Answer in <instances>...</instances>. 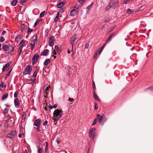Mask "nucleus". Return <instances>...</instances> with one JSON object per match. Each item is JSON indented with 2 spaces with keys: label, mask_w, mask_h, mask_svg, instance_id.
<instances>
[{
  "label": "nucleus",
  "mask_w": 153,
  "mask_h": 153,
  "mask_svg": "<svg viewBox=\"0 0 153 153\" xmlns=\"http://www.w3.org/2000/svg\"><path fill=\"white\" fill-rule=\"evenodd\" d=\"M63 114V111L62 109H56L53 112L52 119L54 121H56L59 120Z\"/></svg>",
  "instance_id": "1"
},
{
  "label": "nucleus",
  "mask_w": 153,
  "mask_h": 153,
  "mask_svg": "<svg viewBox=\"0 0 153 153\" xmlns=\"http://www.w3.org/2000/svg\"><path fill=\"white\" fill-rule=\"evenodd\" d=\"M119 3L118 1H111L109 2L108 6L105 7V10L108 11L111 8L115 9L118 7Z\"/></svg>",
  "instance_id": "2"
},
{
  "label": "nucleus",
  "mask_w": 153,
  "mask_h": 153,
  "mask_svg": "<svg viewBox=\"0 0 153 153\" xmlns=\"http://www.w3.org/2000/svg\"><path fill=\"white\" fill-rule=\"evenodd\" d=\"M3 49L7 53L11 54L13 52L14 48V47L10 45H5L3 47Z\"/></svg>",
  "instance_id": "3"
},
{
  "label": "nucleus",
  "mask_w": 153,
  "mask_h": 153,
  "mask_svg": "<svg viewBox=\"0 0 153 153\" xmlns=\"http://www.w3.org/2000/svg\"><path fill=\"white\" fill-rule=\"evenodd\" d=\"M97 117L98 119L99 123L102 125H103L104 122L107 120L106 117L103 114L102 115L98 114H97Z\"/></svg>",
  "instance_id": "4"
},
{
  "label": "nucleus",
  "mask_w": 153,
  "mask_h": 153,
  "mask_svg": "<svg viewBox=\"0 0 153 153\" xmlns=\"http://www.w3.org/2000/svg\"><path fill=\"white\" fill-rule=\"evenodd\" d=\"M32 68L30 65H27L25 68V70L24 72V75L30 74L32 70Z\"/></svg>",
  "instance_id": "5"
},
{
  "label": "nucleus",
  "mask_w": 153,
  "mask_h": 153,
  "mask_svg": "<svg viewBox=\"0 0 153 153\" xmlns=\"http://www.w3.org/2000/svg\"><path fill=\"white\" fill-rule=\"evenodd\" d=\"M39 58V56L37 54H35L32 57V64L34 65L35 64L37 60Z\"/></svg>",
  "instance_id": "6"
},
{
  "label": "nucleus",
  "mask_w": 153,
  "mask_h": 153,
  "mask_svg": "<svg viewBox=\"0 0 153 153\" xmlns=\"http://www.w3.org/2000/svg\"><path fill=\"white\" fill-rule=\"evenodd\" d=\"M77 36L76 35H74L71 38V44L72 45V51L73 50V47L74 44V43L75 41L77 39Z\"/></svg>",
  "instance_id": "7"
},
{
  "label": "nucleus",
  "mask_w": 153,
  "mask_h": 153,
  "mask_svg": "<svg viewBox=\"0 0 153 153\" xmlns=\"http://www.w3.org/2000/svg\"><path fill=\"white\" fill-rule=\"evenodd\" d=\"M54 37L53 36H52L49 37V45L52 47L54 44Z\"/></svg>",
  "instance_id": "8"
},
{
  "label": "nucleus",
  "mask_w": 153,
  "mask_h": 153,
  "mask_svg": "<svg viewBox=\"0 0 153 153\" xmlns=\"http://www.w3.org/2000/svg\"><path fill=\"white\" fill-rule=\"evenodd\" d=\"M16 134V131H12L7 135V137L10 138H13Z\"/></svg>",
  "instance_id": "9"
},
{
  "label": "nucleus",
  "mask_w": 153,
  "mask_h": 153,
  "mask_svg": "<svg viewBox=\"0 0 153 153\" xmlns=\"http://www.w3.org/2000/svg\"><path fill=\"white\" fill-rule=\"evenodd\" d=\"M41 124V120L39 119L36 120L34 122L33 125L37 127H40Z\"/></svg>",
  "instance_id": "10"
},
{
  "label": "nucleus",
  "mask_w": 153,
  "mask_h": 153,
  "mask_svg": "<svg viewBox=\"0 0 153 153\" xmlns=\"http://www.w3.org/2000/svg\"><path fill=\"white\" fill-rule=\"evenodd\" d=\"M115 34V32H113L107 38V39L105 41L106 44H107L112 38V37L114 36Z\"/></svg>",
  "instance_id": "11"
},
{
  "label": "nucleus",
  "mask_w": 153,
  "mask_h": 153,
  "mask_svg": "<svg viewBox=\"0 0 153 153\" xmlns=\"http://www.w3.org/2000/svg\"><path fill=\"white\" fill-rule=\"evenodd\" d=\"M37 74V71H36L34 73L33 75L31 76V77H30V79L31 80L33 81L35 79Z\"/></svg>",
  "instance_id": "12"
},
{
  "label": "nucleus",
  "mask_w": 153,
  "mask_h": 153,
  "mask_svg": "<svg viewBox=\"0 0 153 153\" xmlns=\"http://www.w3.org/2000/svg\"><path fill=\"white\" fill-rule=\"evenodd\" d=\"M14 103L15 106L16 108H19V99L16 98L14 101Z\"/></svg>",
  "instance_id": "13"
},
{
  "label": "nucleus",
  "mask_w": 153,
  "mask_h": 153,
  "mask_svg": "<svg viewBox=\"0 0 153 153\" xmlns=\"http://www.w3.org/2000/svg\"><path fill=\"white\" fill-rule=\"evenodd\" d=\"M64 4V2H61L58 3V4L57 5V7L58 8H61Z\"/></svg>",
  "instance_id": "14"
},
{
  "label": "nucleus",
  "mask_w": 153,
  "mask_h": 153,
  "mask_svg": "<svg viewBox=\"0 0 153 153\" xmlns=\"http://www.w3.org/2000/svg\"><path fill=\"white\" fill-rule=\"evenodd\" d=\"M93 93L94 99L96 100L98 102H100V100L98 96L96 94L95 91H94Z\"/></svg>",
  "instance_id": "15"
},
{
  "label": "nucleus",
  "mask_w": 153,
  "mask_h": 153,
  "mask_svg": "<svg viewBox=\"0 0 153 153\" xmlns=\"http://www.w3.org/2000/svg\"><path fill=\"white\" fill-rule=\"evenodd\" d=\"M49 51L48 50L46 49L42 53L41 55L42 56H46L48 54Z\"/></svg>",
  "instance_id": "16"
},
{
  "label": "nucleus",
  "mask_w": 153,
  "mask_h": 153,
  "mask_svg": "<svg viewBox=\"0 0 153 153\" xmlns=\"http://www.w3.org/2000/svg\"><path fill=\"white\" fill-rule=\"evenodd\" d=\"M9 64H5L2 68L3 71H4L5 70H8L9 69Z\"/></svg>",
  "instance_id": "17"
},
{
  "label": "nucleus",
  "mask_w": 153,
  "mask_h": 153,
  "mask_svg": "<svg viewBox=\"0 0 153 153\" xmlns=\"http://www.w3.org/2000/svg\"><path fill=\"white\" fill-rule=\"evenodd\" d=\"M21 27V30L22 32L24 31V30L25 31L26 30H27V26L24 25H22Z\"/></svg>",
  "instance_id": "18"
},
{
  "label": "nucleus",
  "mask_w": 153,
  "mask_h": 153,
  "mask_svg": "<svg viewBox=\"0 0 153 153\" xmlns=\"http://www.w3.org/2000/svg\"><path fill=\"white\" fill-rule=\"evenodd\" d=\"M55 51H57V53L58 54H59L61 53V51L59 49V47L58 45H56L55 46Z\"/></svg>",
  "instance_id": "19"
},
{
  "label": "nucleus",
  "mask_w": 153,
  "mask_h": 153,
  "mask_svg": "<svg viewBox=\"0 0 153 153\" xmlns=\"http://www.w3.org/2000/svg\"><path fill=\"white\" fill-rule=\"evenodd\" d=\"M77 13V10L76 9H74L72 10L71 12L70 15L72 16H74Z\"/></svg>",
  "instance_id": "20"
},
{
  "label": "nucleus",
  "mask_w": 153,
  "mask_h": 153,
  "mask_svg": "<svg viewBox=\"0 0 153 153\" xmlns=\"http://www.w3.org/2000/svg\"><path fill=\"white\" fill-rule=\"evenodd\" d=\"M50 59H47L45 61L44 64L45 65H48L50 62Z\"/></svg>",
  "instance_id": "21"
},
{
  "label": "nucleus",
  "mask_w": 153,
  "mask_h": 153,
  "mask_svg": "<svg viewBox=\"0 0 153 153\" xmlns=\"http://www.w3.org/2000/svg\"><path fill=\"white\" fill-rule=\"evenodd\" d=\"M95 130V128H92L89 131V136L91 137L92 134L93 132H94Z\"/></svg>",
  "instance_id": "22"
},
{
  "label": "nucleus",
  "mask_w": 153,
  "mask_h": 153,
  "mask_svg": "<svg viewBox=\"0 0 153 153\" xmlns=\"http://www.w3.org/2000/svg\"><path fill=\"white\" fill-rule=\"evenodd\" d=\"M8 96V94L7 93H6L5 94H4L2 97V100H5L7 98V97Z\"/></svg>",
  "instance_id": "23"
},
{
  "label": "nucleus",
  "mask_w": 153,
  "mask_h": 153,
  "mask_svg": "<svg viewBox=\"0 0 153 153\" xmlns=\"http://www.w3.org/2000/svg\"><path fill=\"white\" fill-rule=\"evenodd\" d=\"M18 2V0H13L11 3V5L13 6H15L16 5Z\"/></svg>",
  "instance_id": "24"
},
{
  "label": "nucleus",
  "mask_w": 153,
  "mask_h": 153,
  "mask_svg": "<svg viewBox=\"0 0 153 153\" xmlns=\"http://www.w3.org/2000/svg\"><path fill=\"white\" fill-rule=\"evenodd\" d=\"M26 117V114L25 112H22V120H25Z\"/></svg>",
  "instance_id": "25"
},
{
  "label": "nucleus",
  "mask_w": 153,
  "mask_h": 153,
  "mask_svg": "<svg viewBox=\"0 0 153 153\" xmlns=\"http://www.w3.org/2000/svg\"><path fill=\"white\" fill-rule=\"evenodd\" d=\"M9 109H7V108H5L4 110V111L3 112V113L4 115L7 114L8 112Z\"/></svg>",
  "instance_id": "26"
},
{
  "label": "nucleus",
  "mask_w": 153,
  "mask_h": 153,
  "mask_svg": "<svg viewBox=\"0 0 153 153\" xmlns=\"http://www.w3.org/2000/svg\"><path fill=\"white\" fill-rule=\"evenodd\" d=\"M38 149V153H42L43 150L42 148L39 147V146H37Z\"/></svg>",
  "instance_id": "27"
},
{
  "label": "nucleus",
  "mask_w": 153,
  "mask_h": 153,
  "mask_svg": "<svg viewBox=\"0 0 153 153\" xmlns=\"http://www.w3.org/2000/svg\"><path fill=\"white\" fill-rule=\"evenodd\" d=\"M132 1V0H125L124 1V4H127L128 3H130Z\"/></svg>",
  "instance_id": "28"
},
{
  "label": "nucleus",
  "mask_w": 153,
  "mask_h": 153,
  "mask_svg": "<svg viewBox=\"0 0 153 153\" xmlns=\"http://www.w3.org/2000/svg\"><path fill=\"white\" fill-rule=\"evenodd\" d=\"M115 27V26L113 27L110 28L107 31L108 32V33L111 32L113 30L114 28Z\"/></svg>",
  "instance_id": "29"
},
{
  "label": "nucleus",
  "mask_w": 153,
  "mask_h": 153,
  "mask_svg": "<svg viewBox=\"0 0 153 153\" xmlns=\"http://www.w3.org/2000/svg\"><path fill=\"white\" fill-rule=\"evenodd\" d=\"M93 3H91V4H90L87 7V9L88 10H90L91 9V8H92L93 5Z\"/></svg>",
  "instance_id": "30"
},
{
  "label": "nucleus",
  "mask_w": 153,
  "mask_h": 153,
  "mask_svg": "<svg viewBox=\"0 0 153 153\" xmlns=\"http://www.w3.org/2000/svg\"><path fill=\"white\" fill-rule=\"evenodd\" d=\"M30 46L31 47V50H33L35 47V45L34 44H33V43H30Z\"/></svg>",
  "instance_id": "31"
},
{
  "label": "nucleus",
  "mask_w": 153,
  "mask_h": 153,
  "mask_svg": "<svg viewBox=\"0 0 153 153\" xmlns=\"http://www.w3.org/2000/svg\"><path fill=\"white\" fill-rule=\"evenodd\" d=\"M50 88V86H49V87H46V88H45V92L46 93V94H47V93H48L47 91H49V88Z\"/></svg>",
  "instance_id": "32"
},
{
  "label": "nucleus",
  "mask_w": 153,
  "mask_h": 153,
  "mask_svg": "<svg viewBox=\"0 0 153 153\" xmlns=\"http://www.w3.org/2000/svg\"><path fill=\"white\" fill-rule=\"evenodd\" d=\"M20 4L21 5H22L24 3H25L27 1V0H20Z\"/></svg>",
  "instance_id": "33"
},
{
  "label": "nucleus",
  "mask_w": 153,
  "mask_h": 153,
  "mask_svg": "<svg viewBox=\"0 0 153 153\" xmlns=\"http://www.w3.org/2000/svg\"><path fill=\"white\" fill-rule=\"evenodd\" d=\"M46 143H47V146L45 148L44 153H49V152L48 151V147L47 142H46Z\"/></svg>",
  "instance_id": "34"
},
{
  "label": "nucleus",
  "mask_w": 153,
  "mask_h": 153,
  "mask_svg": "<svg viewBox=\"0 0 153 153\" xmlns=\"http://www.w3.org/2000/svg\"><path fill=\"white\" fill-rule=\"evenodd\" d=\"M106 44H105L103 45L101 47V48L100 50L99 51V53L100 54L101 52H102L103 49L104 48Z\"/></svg>",
  "instance_id": "35"
},
{
  "label": "nucleus",
  "mask_w": 153,
  "mask_h": 153,
  "mask_svg": "<svg viewBox=\"0 0 153 153\" xmlns=\"http://www.w3.org/2000/svg\"><path fill=\"white\" fill-rule=\"evenodd\" d=\"M37 35L35 36V38L33 39V42L34 43V44L36 43L37 42Z\"/></svg>",
  "instance_id": "36"
},
{
  "label": "nucleus",
  "mask_w": 153,
  "mask_h": 153,
  "mask_svg": "<svg viewBox=\"0 0 153 153\" xmlns=\"http://www.w3.org/2000/svg\"><path fill=\"white\" fill-rule=\"evenodd\" d=\"M97 121V118L95 119L94 120L93 122L92 123L91 125L92 126L95 125Z\"/></svg>",
  "instance_id": "37"
},
{
  "label": "nucleus",
  "mask_w": 153,
  "mask_h": 153,
  "mask_svg": "<svg viewBox=\"0 0 153 153\" xmlns=\"http://www.w3.org/2000/svg\"><path fill=\"white\" fill-rule=\"evenodd\" d=\"M92 83H93L92 86H93V89L94 90H96V87L94 81H92Z\"/></svg>",
  "instance_id": "38"
},
{
  "label": "nucleus",
  "mask_w": 153,
  "mask_h": 153,
  "mask_svg": "<svg viewBox=\"0 0 153 153\" xmlns=\"http://www.w3.org/2000/svg\"><path fill=\"white\" fill-rule=\"evenodd\" d=\"M110 20V19L109 18L107 17L106 18L105 20V23H108L109 22Z\"/></svg>",
  "instance_id": "39"
},
{
  "label": "nucleus",
  "mask_w": 153,
  "mask_h": 153,
  "mask_svg": "<svg viewBox=\"0 0 153 153\" xmlns=\"http://www.w3.org/2000/svg\"><path fill=\"white\" fill-rule=\"evenodd\" d=\"M45 13V12L44 11L41 12L40 14V17H43Z\"/></svg>",
  "instance_id": "40"
},
{
  "label": "nucleus",
  "mask_w": 153,
  "mask_h": 153,
  "mask_svg": "<svg viewBox=\"0 0 153 153\" xmlns=\"http://www.w3.org/2000/svg\"><path fill=\"white\" fill-rule=\"evenodd\" d=\"M33 31V29L30 28H29L28 30L27 31V32L28 33H30Z\"/></svg>",
  "instance_id": "41"
},
{
  "label": "nucleus",
  "mask_w": 153,
  "mask_h": 153,
  "mask_svg": "<svg viewBox=\"0 0 153 153\" xmlns=\"http://www.w3.org/2000/svg\"><path fill=\"white\" fill-rule=\"evenodd\" d=\"M22 48L19 47L18 51V54L20 55V54L22 51Z\"/></svg>",
  "instance_id": "42"
},
{
  "label": "nucleus",
  "mask_w": 153,
  "mask_h": 153,
  "mask_svg": "<svg viewBox=\"0 0 153 153\" xmlns=\"http://www.w3.org/2000/svg\"><path fill=\"white\" fill-rule=\"evenodd\" d=\"M85 2V0H79L78 1V2L80 4H83Z\"/></svg>",
  "instance_id": "43"
},
{
  "label": "nucleus",
  "mask_w": 153,
  "mask_h": 153,
  "mask_svg": "<svg viewBox=\"0 0 153 153\" xmlns=\"http://www.w3.org/2000/svg\"><path fill=\"white\" fill-rule=\"evenodd\" d=\"M96 136V135L94 133L93 134H92L91 136L90 137H91V138L93 139L94 140L95 137Z\"/></svg>",
  "instance_id": "44"
},
{
  "label": "nucleus",
  "mask_w": 153,
  "mask_h": 153,
  "mask_svg": "<svg viewBox=\"0 0 153 153\" xmlns=\"http://www.w3.org/2000/svg\"><path fill=\"white\" fill-rule=\"evenodd\" d=\"M39 22L38 19H37L34 24L33 27H35L37 25V24Z\"/></svg>",
  "instance_id": "45"
},
{
  "label": "nucleus",
  "mask_w": 153,
  "mask_h": 153,
  "mask_svg": "<svg viewBox=\"0 0 153 153\" xmlns=\"http://www.w3.org/2000/svg\"><path fill=\"white\" fill-rule=\"evenodd\" d=\"M126 12L128 14H130L131 13V10L130 9H128L126 10Z\"/></svg>",
  "instance_id": "46"
},
{
  "label": "nucleus",
  "mask_w": 153,
  "mask_h": 153,
  "mask_svg": "<svg viewBox=\"0 0 153 153\" xmlns=\"http://www.w3.org/2000/svg\"><path fill=\"white\" fill-rule=\"evenodd\" d=\"M4 41V39L3 36H1L0 38V41L1 42H2Z\"/></svg>",
  "instance_id": "47"
},
{
  "label": "nucleus",
  "mask_w": 153,
  "mask_h": 153,
  "mask_svg": "<svg viewBox=\"0 0 153 153\" xmlns=\"http://www.w3.org/2000/svg\"><path fill=\"white\" fill-rule=\"evenodd\" d=\"M10 72H11V71H9V72L7 74V75L5 77V79H7V77L9 76V75L10 74Z\"/></svg>",
  "instance_id": "48"
},
{
  "label": "nucleus",
  "mask_w": 153,
  "mask_h": 153,
  "mask_svg": "<svg viewBox=\"0 0 153 153\" xmlns=\"http://www.w3.org/2000/svg\"><path fill=\"white\" fill-rule=\"evenodd\" d=\"M146 90H149L150 91H153V86L152 87H150L149 88L146 89Z\"/></svg>",
  "instance_id": "49"
},
{
  "label": "nucleus",
  "mask_w": 153,
  "mask_h": 153,
  "mask_svg": "<svg viewBox=\"0 0 153 153\" xmlns=\"http://www.w3.org/2000/svg\"><path fill=\"white\" fill-rule=\"evenodd\" d=\"M59 18V17L56 16L54 20V22H57L58 21Z\"/></svg>",
  "instance_id": "50"
},
{
  "label": "nucleus",
  "mask_w": 153,
  "mask_h": 153,
  "mask_svg": "<svg viewBox=\"0 0 153 153\" xmlns=\"http://www.w3.org/2000/svg\"><path fill=\"white\" fill-rule=\"evenodd\" d=\"M25 40H23V39H22V40L21 42H20V43H19V45H21V44H24V45L25 44Z\"/></svg>",
  "instance_id": "51"
},
{
  "label": "nucleus",
  "mask_w": 153,
  "mask_h": 153,
  "mask_svg": "<svg viewBox=\"0 0 153 153\" xmlns=\"http://www.w3.org/2000/svg\"><path fill=\"white\" fill-rule=\"evenodd\" d=\"M89 44L88 43H86V44H85V49L88 48V47H89Z\"/></svg>",
  "instance_id": "52"
},
{
  "label": "nucleus",
  "mask_w": 153,
  "mask_h": 153,
  "mask_svg": "<svg viewBox=\"0 0 153 153\" xmlns=\"http://www.w3.org/2000/svg\"><path fill=\"white\" fill-rule=\"evenodd\" d=\"M17 95H18V93L16 91L14 93V96L15 97H17Z\"/></svg>",
  "instance_id": "53"
},
{
  "label": "nucleus",
  "mask_w": 153,
  "mask_h": 153,
  "mask_svg": "<svg viewBox=\"0 0 153 153\" xmlns=\"http://www.w3.org/2000/svg\"><path fill=\"white\" fill-rule=\"evenodd\" d=\"M4 83L3 82H1V84L0 85V87L3 88V87Z\"/></svg>",
  "instance_id": "54"
},
{
  "label": "nucleus",
  "mask_w": 153,
  "mask_h": 153,
  "mask_svg": "<svg viewBox=\"0 0 153 153\" xmlns=\"http://www.w3.org/2000/svg\"><path fill=\"white\" fill-rule=\"evenodd\" d=\"M94 109L96 110H97L98 109V106L97 104L96 103H95V105L94 107Z\"/></svg>",
  "instance_id": "55"
},
{
  "label": "nucleus",
  "mask_w": 153,
  "mask_h": 153,
  "mask_svg": "<svg viewBox=\"0 0 153 153\" xmlns=\"http://www.w3.org/2000/svg\"><path fill=\"white\" fill-rule=\"evenodd\" d=\"M68 100L69 101H70V102L74 101V99L72 98H68Z\"/></svg>",
  "instance_id": "56"
},
{
  "label": "nucleus",
  "mask_w": 153,
  "mask_h": 153,
  "mask_svg": "<svg viewBox=\"0 0 153 153\" xmlns=\"http://www.w3.org/2000/svg\"><path fill=\"white\" fill-rule=\"evenodd\" d=\"M98 51H97L94 54V58H95V57L97 56V54H98Z\"/></svg>",
  "instance_id": "57"
},
{
  "label": "nucleus",
  "mask_w": 153,
  "mask_h": 153,
  "mask_svg": "<svg viewBox=\"0 0 153 153\" xmlns=\"http://www.w3.org/2000/svg\"><path fill=\"white\" fill-rule=\"evenodd\" d=\"M48 121H45L44 123H43V124L45 126L47 125L48 124Z\"/></svg>",
  "instance_id": "58"
},
{
  "label": "nucleus",
  "mask_w": 153,
  "mask_h": 153,
  "mask_svg": "<svg viewBox=\"0 0 153 153\" xmlns=\"http://www.w3.org/2000/svg\"><path fill=\"white\" fill-rule=\"evenodd\" d=\"M6 31L4 30V31H3V32L1 34L2 35H4L6 33Z\"/></svg>",
  "instance_id": "59"
},
{
  "label": "nucleus",
  "mask_w": 153,
  "mask_h": 153,
  "mask_svg": "<svg viewBox=\"0 0 153 153\" xmlns=\"http://www.w3.org/2000/svg\"><path fill=\"white\" fill-rule=\"evenodd\" d=\"M56 141L58 144L60 142V140L59 139H57L56 140Z\"/></svg>",
  "instance_id": "60"
},
{
  "label": "nucleus",
  "mask_w": 153,
  "mask_h": 153,
  "mask_svg": "<svg viewBox=\"0 0 153 153\" xmlns=\"http://www.w3.org/2000/svg\"><path fill=\"white\" fill-rule=\"evenodd\" d=\"M57 107V105L56 104H55L53 106V108H56Z\"/></svg>",
  "instance_id": "61"
},
{
  "label": "nucleus",
  "mask_w": 153,
  "mask_h": 153,
  "mask_svg": "<svg viewBox=\"0 0 153 153\" xmlns=\"http://www.w3.org/2000/svg\"><path fill=\"white\" fill-rule=\"evenodd\" d=\"M20 45V48H23V47L24 46V45L21 44V45Z\"/></svg>",
  "instance_id": "62"
},
{
  "label": "nucleus",
  "mask_w": 153,
  "mask_h": 153,
  "mask_svg": "<svg viewBox=\"0 0 153 153\" xmlns=\"http://www.w3.org/2000/svg\"><path fill=\"white\" fill-rule=\"evenodd\" d=\"M49 107L50 109H52L53 108V106L52 105H49Z\"/></svg>",
  "instance_id": "63"
},
{
  "label": "nucleus",
  "mask_w": 153,
  "mask_h": 153,
  "mask_svg": "<svg viewBox=\"0 0 153 153\" xmlns=\"http://www.w3.org/2000/svg\"><path fill=\"white\" fill-rule=\"evenodd\" d=\"M52 53L53 54V55H55L56 54V52H55V50H54V51Z\"/></svg>",
  "instance_id": "64"
}]
</instances>
